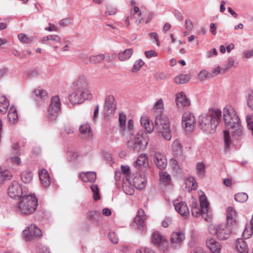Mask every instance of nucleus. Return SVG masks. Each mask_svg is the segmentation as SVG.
Wrapping results in <instances>:
<instances>
[{"mask_svg": "<svg viewBox=\"0 0 253 253\" xmlns=\"http://www.w3.org/2000/svg\"><path fill=\"white\" fill-rule=\"evenodd\" d=\"M221 117L222 112L219 109H210L207 113H203L199 117L200 128L207 133H214Z\"/></svg>", "mask_w": 253, "mask_h": 253, "instance_id": "1", "label": "nucleus"}, {"mask_svg": "<svg viewBox=\"0 0 253 253\" xmlns=\"http://www.w3.org/2000/svg\"><path fill=\"white\" fill-rule=\"evenodd\" d=\"M223 117L225 125L233 135L237 136L243 135V127L240 120L233 108L230 106H226L223 109Z\"/></svg>", "mask_w": 253, "mask_h": 253, "instance_id": "2", "label": "nucleus"}, {"mask_svg": "<svg viewBox=\"0 0 253 253\" xmlns=\"http://www.w3.org/2000/svg\"><path fill=\"white\" fill-rule=\"evenodd\" d=\"M149 143L147 134L142 130L130 133L127 145L131 150L136 152L143 151Z\"/></svg>", "mask_w": 253, "mask_h": 253, "instance_id": "3", "label": "nucleus"}, {"mask_svg": "<svg viewBox=\"0 0 253 253\" xmlns=\"http://www.w3.org/2000/svg\"><path fill=\"white\" fill-rule=\"evenodd\" d=\"M38 200L34 194L22 197L15 207L16 211L23 215L33 213L37 209Z\"/></svg>", "mask_w": 253, "mask_h": 253, "instance_id": "4", "label": "nucleus"}, {"mask_svg": "<svg viewBox=\"0 0 253 253\" xmlns=\"http://www.w3.org/2000/svg\"><path fill=\"white\" fill-rule=\"evenodd\" d=\"M199 201L200 207L196 200H193L192 201L191 207L192 214L193 216L196 217L202 215L205 220L208 221L210 219L211 215L209 211V204L205 193L203 192H201V194L200 195Z\"/></svg>", "mask_w": 253, "mask_h": 253, "instance_id": "5", "label": "nucleus"}, {"mask_svg": "<svg viewBox=\"0 0 253 253\" xmlns=\"http://www.w3.org/2000/svg\"><path fill=\"white\" fill-rule=\"evenodd\" d=\"M155 125L157 131L167 140H170L172 137L169 118L164 114H160L156 117Z\"/></svg>", "mask_w": 253, "mask_h": 253, "instance_id": "6", "label": "nucleus"}, {"mask_svg": "<svg viewBox=\"0 0 253 253\" xmlns=\"http://www.w3.org/2000/svg\"><path fill=\"white\" fill-rule=\"evenodd\" d=\"M208 229L211 234L215 236L220 240L227 239L231 233V228L228 223H222L219 224H211Z\"/></svg>", "mask_w": 253, "mask_h": 253, "instance_id": "7", "label": "nucleus"}, {"mask_svg": "<svg viewBox=\"0 0 253 253\" xmlns=\"http://www.w3.org/2000/svg\"><path fill=\"white\" fill-rule=\"evenodd\" d=\"M61 102L59 97L55 95L50 99V104L48 107L46 117L49 122H55L61 111Z\"/></svg>", "mask_w": 253, "mask_h": 253, "instance_id": "8", "label": "nucleus"}, {"mask_svg": "<svg viewBox=\"0 0 253 253\" xmlns=\"http://www.w3.org/2000/svg\"><path fill=\"white\" fill-rule=\"evenodd\" d=\"M92 97L90 91H85L75 88H73V92L69 95V101L73 104L82 103L85 100H90Z\"/></svg>", "mask_w": 253, "mask_h": 253, "instance_id": "9", "label": "nucleus"}, {"mask_svg": "<svg viewBox=\"0 0 253 253\" xmlns=\"http://www.w3.org/2000/svg\"><path fill=\"white\" fill-rule=\"evenodd\" d=\"M117 109V103L115 97L112 95L106 96L104 105V112L106 116L112 117Z\"/></svg>", "mask_w": 253, "mask_h": 253, "instance_id": "10", "label": "nucleus"}, {"mask_svg": "<svg viewBox=\"0 0 253 253\" xmlns=\"http://www.w3.org/2000/svg\"><path fill=\"white\" fill-rule=\"evenodd\" d=\"M42 235L41 230L35 224H32L23 230V237L26 241H32Z\"/></svg>", "mask_w": 253, "mask_h": 253, "instance_id": "11", "label": "nucleus"}, {"mask_svg": "<svg viewBox=\"0 0 253 253\" xmlns=\"http://www.w3.org/2000/svg\"><path fill=\"white\" fill-rule=\"evenodd\" d=\"M206 246L210 250L211 253L204 251L201 248H198L196 253H219L221 250L220 244L217 242L215 239L210 238L207 240Z\"/></svg>", "mask_w": 253, "mask_h": 253, "instance_id": "12", "label": "nucleus"}, {"mask_svg": "<svg viewBox=\"0 0 253 253\" xmlns=\"http://www.w3.org/2000/svg\"><path fill=\"white\" fill-rule=\"evenodd\" d=\"M146 219V216L142 209H139L135 216L132 225L135 229H137L141 232L146 230V226L144 220Z\"/></svg>", "mask_w": 253, "mask_h": 253, "instance_id": "13", "label": "nucleus"}, {"mask_svg": "<svg viewBox=\"0 0 253 253\" xmlns=\"http://www.w3.org/2000/svg\"><path fill=\"white\" fill-rule=\"evenodd\" d=\"M151 242L155 246L160 247L163 251L167 249L168 244L166 238L158 231H155L152 234Z\"/></svg>", "mask_w": 253, "mask_h": 253, "instance_id": "14", "label": "nucleus"}, {"mask_svg": "<svg viewBox=\"0 0 253 253\" xmlns=\"http://www.w3.org/2000/svg\"><path fill=\"white\" fill-rule=\"evenodd\" d=\"M8 194L11 198L16 199L21 197L23 189L21 184L16 181H13L8 188Z\"/></svg>", "mask_w": 253, "mask_h": 253, "instance_id": "15", "label": "nucleus"}, {"mask_svg": "<svg viewBox=\"0 0 253 253\" xmlns=\"http://www.w3.org/2000/svg\"><path fill=\"white\" fill-rule=\"evenodd\" d=\"M182 126L186 129V131H191L194 128L196 122L194 115L190 112L184 113L182 115Z\"/></svg>", "mask_w": 253, "mask_h": 253, "instance_id": "16", "label": "nucleus"}, {"mask_svg": "<svg viewBox=\"0 0 253 253\" xmlns=\"http://www.w3.org/2000/svg\"><path fill=\"white\" fill-rule=\"evenodd\" d=\"M173 205L176 211L184 217L189 215V211L186 203L179 200H174Z\"/></svg>", "mask_w": 253, "mask_h": 253, "instance_id": "17", "label": "nucleus"}, {"mask_svg": "<svg viewBox=\"0 0 253 253\" xmlns=\"http://www.w3.org/2000/svg\"><path fill=\"white\" fill-rule=\"evenodd\" d=\"M73 88L86 91H90L88 88V82L84 76H79L73 83Z\"/></svg>", "mask_w": 253, "mask_h": 253, "instance_id": "18", "label": "nucleus"}, {"mask_svg": "<svg viewBox=\"0 0 253 253\" xmlns=\"http://www.w3.org/2000/svg\"><path fill=\"white\" fill-rule=\"evenodd\" d=\"M184 239L185 235L182 232H173L170 236V243L175 248L179 247Z\"/></svg>", "mask_w": 253, "mask_h": 253, "instance_id": "19", "label": "nucleus"}, {"mask_svg": "<svg viewBox=\"0 0 253 253\" xmlns=\"http://www.w3.org/2000/svg\"><path fill=\"white\" fill-rule=\"evenodd\" d=\"M176 103L178 108L183 109L190 105V101L186 97L184 92L181 91L176 95L175 99Z\"/></svg>", "mask_w": 253, "mask_h": 253, "instance_id": "20", "label": "nucleus"}, {"mask_svg": "<svg viewBox=\"0 0 253 253\" xmlns=\"http://www.w3.org/2000/svg\"><path fill=\"white\" fill-rule=\"evenodd\" d=\"M131 180L133 186L138 189H142L145 187L146 183V178L144 174L136 173Z\"/></svg>", "mask_w": 253, "mask_h": 253, "instance_id": "21", "label": "nucleus"}, {"mask_svg": "<svg viewBox=\"0 0 253 253\" xmlns=\"http://www.w3.org/2000/svg\"><path fill=\"white\" fill-rule=\"evenodd\" d=\"M154 162L160 169H164L167 165V160L164 154L157 152L155 154Z\"/></svg>", "mask_w": 253, "mask_h": 253, "instance_id": "22", "label": "nucleus"}, {"mask_svg": "<svg viewBox=\"0 0 253 253\" xmlns=\"http://www.w3.org/2000/svg\"><path fill=\"white\" fill-rule=\"evenodd\" d=\"M39 177L42 186L48 187L50 183V177L47 171L45 169H41L39 172Z\"/></svg>", "mask_w": 253, "mask_h": 253, "instance_id": "23", "label": "nucleus"}, {"mask_svg": "<svg viewBox=\"0 0 253 253\" xmlns=\"http://www.w3.org/2000/svg\"><path fill=\"white\" fill-rule=\"evenodd\" d=\"M140 124L144 126L148 132H152L154 129L153 122L147 116H142L140 119Z\"/></svg>", "mask_w": 253, "mask_h": 253, "instance_id": "24", "label": "nucleus"}, {"mask_svg": "<svg viewBox=\"0 0 253 253\" xmlns=\"http://www.w3.org/2000/svg\"><path fill=\"white\" fill-rule=\"evenodd\" d=\"M133 165L136 169H140L142 166L144 167H147L148 165V161L146 154H140L138 157L137 160L134 162Z\"/></svg>", "mask_w": 253, "mask_h": 253, "instance_id": "25", "label": "nucleus"}, {"mask_svg": "<svg viewBox=\"0 0 253 253\" xmlns=\"http://www.w3.org/2000/svg\"><path fill=\"white\" fill-rule=\"evenodd\" d=\"M236 247L240 253H249V247L247 243L243 239H237Z\"/></svg>", "mask_w": 253, "mask_h": 253, "instance_id": "26", "label": "nucleus"}, {"mask_svg": "<svg viewBox=\"0 0 253 253\" xmlns=\"http://www.w3.org/2000/svg\"><path fill=\"white\" fill-rule=\"evenodd\" d=\"M12 177V174L8 170L4 168H0V186L3 185L7 180Z\"/></svg>", "mask_w": 253, "mask_h": 253, "instance_id": "27", "label": "nucleus"}, {"mask_svg": "<svg viewBox=\"0 0 253 253\" xmlns=\"http://www.w3.org/2000/svg\"><path fill=\"white\" fill-rule=\"evenodd\" d=\"M80 177L84 182H94L96 179V174L94 172H85L80 174Z\"/></svg>", "mask_w": 253, "mask_h": 253, "instance_id": "28", "label": "nucleus"}, {"mask_svg": "<svg viewBox=\"0 0 253 253\" xmlns=\"http://www.w3.org/2000/svg\"><path fill=\"white\" fill-rule=\"evenodd\" d=\"M133 52L132 48H128L120 51L118 54V59L121 61H126L130 58Z\"/></svg>", "mask_w": 253, "mask_h": 253, "instance_id": "29", "label": "nucleus"}, {"mask_svg": "<svg viewBox=\"0 0 253 253\" xmlns=\"http://www.w3.org/2000/svg\"><path fill=\"white\" fill-rule=\"evenodd\" d=\"M81 134L86 138H91L92 135L90 127L88 124L82 125L80 127Z\"/></svg>", "mask_w": 253, "mask_h": 253, "instance_id": "30", "label": "nucleus"}, {"mask_svg": "<svg viewBox=\"0 0 253 253\" xmlns=\"http://www.w3.org/2000/svg\"><path fill=\"white\" fill-rule=\"evenodd\" d=\"M9 105L8 100L4 95L0 94V112L2 114L6 113Z\"/></svg>", "mask_w": 253, "mask_h": 253, "instance_id": "31", "label": "nucleus"}, {"mask_svg": "<svg viewBox=\"0 0 253 253\" xmlns=\"http://www.w3.org/2000/svg\"><path fill=\"white\" fill-rule=\"evenodd\" d=\"M128 183L125 182L123 184V188L124 192L128 195H132L134 192L135 187L131 183V179H127Z\"/></svg>", "mask_w": 253, "mask_h": 253, "instance_id": "32", "label": "nucleus"}, {"mask_svg": "<svg viewBox=\"0 0 253 253\" xmlns=\"http://www.w3.org/2000/svg\"><path fill=\"white\" fill-rule=\"evenodd\" d=\"M171 149L176 155H180L182 153V146L180 140H174L171 144Z\"/></svg>", "mask_w": 253, "mask_h": 253, "instance_id": "33", "label": "nucleus"}, {"mask_svg": "<svg viewBox=\"0 0 253 253\" xmlns=\"http://www.w3.org/2000/svg\"><path fill=\"white\" fill-rule=\"evenodd\" d=\"M190 78V74H180L174 78V82L177 84H184L189 81Z\"/></svg>", "mask_w": 253, "mask_h": 253, "instance_id": "34", "label": "nucleus"}, {"mask_svg": "<svg viewBox=\"0 0 253 253\" xmlns=\"http://www.w3.org/2000/svg\"><path fill=\"white\" fill-rule=\"evenodd\" d=\"M8 117L9 121L12 123H14L17 121L18 115L17 110L13 106H11L8 110Z\"/></svg>", "mask_w": 253, "mask_h": 253, "instance_id": "35", "label": "nucleus"}, {"mask_svg": "<svg viewBox=\"0 0 253 253\" xmlns=\"http://www.w3.org/2000/svg\"><path fill=\"white\" fill-rule=\"evenodd\" d=\"M34 94L37 99L44 100L47 96V92L45 90L41 88L35 89Z\"/></svg>", "mask_w": 253, "mask_h": 253, "instance_id": "36", "label": "nucleus"}, {"mask_svg": "<svg viewBox=\"0 0 253 253\" xmlns=\"http://www.w3.org/2000/svg\"><path fill=\"white\" fill-rule=\"evenodd\" d=\"M227 220L228 222H232L233 220L236 216V212L232 207H229L227 208L226 211Z\"/></svg>", "mask_w": 253, "mask_h": 253, "instance_id": "37", "label": "nucleus"}, {"mask_svg": "<svg viewBox=\"0 0 253 253\" xmlns=\"http://www.w3.org/2000/svg\"><path fill=\"white\" fill-rule=\"evenodd\" d=\"M223 139L224 142V150L225 151H228L231 142L229 132L228 130L224 131Z\"/></svg>", "mask_w": 253, "mask_h": 253, "instance_id": "38", "label": "nucleus"}, {"mask_svg": "<svg viewBox=\"0 0 253 253\" xmlns=\"http://www.w3.org/2000/svg\"><path fill=\"white\" fill-rule=\"evenodd\" d=\"M33 176L31 172L24 171L21 174V179L25 183H29L32 180Z\"/></svg>", "mask_w": 253, "mask_h": 253, "instance_id": "39", "label": "nucleus"}, {"mask_svg": "<svg viewBox=\"0 0 253 253\" xmlns=\"http://www.w3.org/2000/svg\"><path fill=\"white\" fill-rule=\"evenodd\" d=\"M154 111L159 114H162L164 111V102L162 98L159 99L154 104Z\"/></svg>", "mask_w": 253, "mask_h": 253, "instance_id": "40", "label": "nucleus"}, {"mask_svg": "<svg viewBox=\"0 0 253 253\" xmlns=\"http://www.w3.org/2000/svg\"><path fill=\"white\" fill-rule=\"evenodd\" d=\"M234 199L238 202L244 203L248 199V195L245 192H240L234 195Z\"/></svg>", "mask_w": 253, "mask_h": 253, "instance_id": "41", "label": "nucleus"}, {"mask_svg": "<svg viewBox=\"0 0 253 253\" xmlns=\"http://www.w3.org/2000/svg\"><path fill=\"white\" fill-rule=\"evenodd\" d=\"M101 215L100 212L97 211H91L88 213V218L90 220L97 223L100 221Z\"/></svg>", "mask_w": 253, "mask_h": 253, "instance_id": "42", "label": "nucleus"}, {"mask_svg": "<svg viewBox=\"0 0 253 253\" xmlns=\"http://www.w3.org/2000/svg\"><path fill=\"white\" fill-rule=\"evenodd\" d=\"M105 58V56L102 54L97 55L91 56L89 58L88 63L92 64H97L102 62Z\"/></svg>", "mask_w": 253, "mask_h": 253, "instance_id": "43", "label": "nucleus"}, {"mask_svg": "<svg viewBox=\"0 0 253 253\" xmlns=\"http://www.w3.org/2000/svg\"><path fill=\"white\" fill-rule=\"evenodd\" d=\"M205 165L203 163L198 162L196 164V172L199 176H203L205 175Z\"/></svg>", "mask_w": 253, "mask_h": 253, "instance_id": "44", "label": "nucleus"}, {"mask_svg": "<svg viewBox=\"0 0 253 253\" xmlns=\"http://www.w3.org/2000/svg\"><path fill=\"white\" fill-rule=\"evenodd\" d=\"M18 38L20 42L23 43H29L33 40L32 37H28L27 35L23 33L18 34Z\"/></svg>", "mask_w": 253, "mask_h": 253, "instance_id": "45", "label": "nucleus"}, {"mask_svg": "<svg viewBox=\"0 0 253 253\" xmlns=\"http://www.w3.org/2000/svg\"><path fill=\"white\" fill-rule=\"evenodd\" d=\"M160 179L162 183L168 184L170 182L171 177L168 172L161 171L160 172Z\"/></svg>", "mask_w": 253, "mask_h": 253, "instance_id": "46", "label": "nucleus"}, {"mask_svg": "<svg viewBox=\"0 0 253 253\" xmlns=\"http://www.w3.org/2000/svg\"><path fill=\"white\" fill-rule=\"evenodd\" d=\"M185 184L186 187L191 189H195L196 188L195 180L193 177H188L185 180Z\"/></svg>", "mask_w": 253, "mask_h": 253, "instance_id": "47", "label": "nucleus"}, {"mask_svg": "<svg viewBox=\"0 0 253 253\" xmlns=\"http://www.w3.org/2000/svg\"><path fill=\"white\" fill-rule=\"evenodd\" d=\"M93 193V198L94 200L97 201L100 199L98 187L96 184H92L90 186Z\"/></svg>", "mask_w": 253, "mask_h": 253, "instance_id": "48", "label": "nucleus"}, {"mask_svg": "<svg viewBox=\"0 0 253 253\" xmlns=\"http://www.w3.org/2000/svg\"><path fill=\"white\" fill-rule=\"evenodd\" d=\"M212 77V75L206 70L201 71L199 74V78L201 80H205V79H210Z\"/></svg>", "mask_w": 253, "mask_h": 253, "instance_id": "49", "label": "nucleus"}, {"mask_svg": "<svg viewBox=\"0 0 253 253\" xmlns=\"http://www.w3.org/2000/svg\"><path fill=\"white\" fill-rule=\"evenodd\" d=\"M120 125L122 128L124 130L126 126V116L125 113H121L119 114V118Z\"/></svg>", "mask_w": 253, "mask_h": 253, "instance_id": "50", "label": "nucleus"}, {"mask_svg": "<svg viewBox=\"0 0 253 253\" xmlns=\"http://www.w3.org/2000/svg\"><path fill=\"white\" fill-rule=\"evenodd\" d=\"M247 101L249 107L253 109V90H251L248 92Z\"/></svg>", "mask_w": 253, "mask_h": 253, "instance_id": "51", "label": "nucleus"}, {"mask_svg": "<svg viewBox=\"0 0 253 253\" xmlns=\"http://www.w3.org/2000/svg\"><path fill=\"white\" fill-rule=\"evenodd\" d=\"M144 64V62L141 59L137 60L134 63L133 67L132 69V72H135L138 71Z\"/></svg>", "mask_w": 253, "mask_h": 253, "instance_id": "52", "label": "nucleus"}, {"mask_svg": "<svg viewBox=\"0 0 253 253\" xmlns=\"http://www.w3.org/2000/svg\"><path fill=\"white\" fill-rule=\"evenodd\" d=\"M248 126L252 130L253 135V114H250L247 116L246 118Z\"/></svg>", "mask_w": 253, "mask_h": 253, "instance_id": "53", "label": "nucleus"}, {"mask_svg": "<svg viewBox=\"0 0 253 253\" xmlns=\"http://www.w3.org/2000/svg\"><path fill=\"white\" fill-rule=\"evenodd\" d=\"M12 152L14 154H16V155H20L21 154L19 144L18 143H14L12 145Z\"/></svg>", "mask_w": 253, "mask_h": 253, "instance_id": "54", "label": "nucleus"}, {"mask_svg": "<svg viewBox=\"0 0 253 253\" xmlns=\"http://www.w3.org/2000/svg\"><path fill=\"white\" fill-rule=\"evenodd\" d=\"M121 169L123 173L126 175V180H127V179H130L128 177L130 172L129 167L128 166L122 165L121 166Z\"/></svg>", "mask_w": 253, "mask_h": 253, "instance_id": "55", "label": "nucleus"}, {"mask_svg": "<svg viewBox=\"0 0 253 253\" xmlns=\"http://www.w3.org/2000/svg\"><path fill=\"white\" fill-rule=\"evenodd\" d=\"M155 78L157 80H164L169 78V75L164 72H159L156 73Z\"/></svg>", "mask_w": 253, "mask_h": 253, "instance_id": "56", "label": "nucleus"}, {"mask_svg": "<svg viewBox=\"0 0 253 253\" xmlns=\"http://www.w3.org/2000/svg\"><path fill=\"white\" fill-rule=\"evenodd\" d=\"M108 238L113 244H117L118 242V238L114 232L110 231L108 234Z\"/></svg>", "mask_w": 253, "mask_h": 253, "instance_id": "57", "label": "nucleus"}, {"mask_svg": "<svg viewBox=\"0 0 253 253\" xmlns=\"http://www.w3.org/2000/svg\"><path fill=\"white\" fill-rule=\"evenodd\" d=\"M19 155L12 156L10 158V162L13 165H19L21 161Z\"/></svg>", "mask_w": 253, "mask_h": 253, "instance_id": "58", "label": "nucleus"}, {"mask_svg": "<svg viewBox=\"0 0 253 253\" xmlns=\"http://www.w3.org/2000/svg\"><path fill=\"white\" fill-rule=\"evenodd\" d=\"M185 26L186 29L188 31H191L194 28L192 22L189 19H186L185 21Z\"/></svg>", "mask_w": 253, "mask_h": 253, "instance_id": "59", "label": "nucleus"}, {"mask_svg": "<svg viewBox=\"0 0 253 253\" xmlns=\"http://www.w3.org/2000/svg\"><path fill=\"white\" fill-rule=\"evenodd\" d=\"M71 21L72 20L70 18H65L61 20L59 24L63 27H67L71 24Z\"/></svg>", "mask_w": 253, "mask_h": 253, "instance_id": "60", "label": "nucleus"}, {"mask_svg": "<svg viewBox=\"0 0 253 253\" xmlns=\"http://www.w3.org/2000/svg\"><path fill=\"white\" fill-rule=\"evenodd\" d=\"M145 55L148 58H150L152 57H156L158 53L153 50H150L145 51Z\"/></svg>", "mask_w": 253, "mask_h": 253, "instance_id": "61", "label": "nucleus"}, {"mask_svg": "<svg viewBox=\"0 0 253 253\" xmlns=\"http://www.w3.org/2000/svg\"><path fill=\"white\" fill-rule=\"evenodd\" d=\"M136 253H155V252L150 249L142 248L136 250Z\"/></svg>", "mask_w": 253, "mask_h": 253, "instance_id": "62", "label": "nucleus"}, {"mask_svg": "<svg viewBox=\"0 0 253 253\" xmlns=\"http://www.w3.org/2000/svg\"><path fill=\"white\" fill-rule=\"evenodd\" d=\"M149 35L151 39H153L155 41V42L157 43V45L158 46H160V42L159 40V37H158L157 34L155 32H152V33H149Z\"/></svg>", "mask_w": 253, "mask_h": 253, "instance_id": "63", "label": "nucleus"}, {"mask_svg": "<svg viewBox=\"0 0 253 253\" xmlns=\"http://www.w3.org/2000/svg\"><path fill=\"white\" fill-rule=\"evenodd\" d=\"M221 72V69L219 66H216L212 69L211 73L213 77L219 74Z\"/></svg>", "mask_w": 253, "mask_h": 253, "instance_id": "64", "label": "nucleus"}]
</instances>
